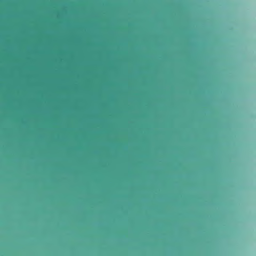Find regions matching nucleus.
<instances>
[{
  "instance_id": "obj_1",
  "label": "nucleus",
  "mask_w": 256,
  "mask_h": 256,
  "mask_svg": "<svg viewBox=\"0 0 256 256\" xmlns=\"http://www.w3.org/2000/svg\"><path fill=\"white\" fill-rule=\"evenodd\" d=\"M131 240H142V239H132Z\"/></svg>"
},
{
  "instance_id": "obj_2",
  "label": "nucleus",
  "mask_w": 256,
  "mask_h": 256,
  "mask_svg": "<svg viewBox=\"0 0 256 256\" xmlns=\"http://www.w3.org/2000/svg\"><path fill=\"white\" fill-rule=\"evenodd\" d=\"M162 240H166V239H163Z\"/></svg>"
},
{
  "instance_id": "obj_3",
  "label": "nucleus",
  "mask_w": 256,
  "mask_h": 256,
  "mask_svg": "<svg viewBox=\"0 0 256 256\" xmlns=\"http://www.w3.org/2000/svg\"><path fill=\"white\" fill-rule=\"evenodd\" d=\"M38 240H40V239H38Z\"/></svg>"
},
{
  "instance_id": "obj_4",
  "label": "nucleus",
  "mask_w": 256,
  "mask_h": 256,
  "mask_svg": "<svg viewBox=\"0 0 256 256\" xmlns=\"http://www.w3.org/2000/svg\"><path fill=\"white\" fill-rule=\"evenodd\" d=\"M58 240H60V239H59Z\"/></svg>"
},
{
  "instance_id": "obj_5",
  "label": "nucleus",
  "mask_w": 256,
  "mask_h": 256,
  "mask_svg": "<svg viewBox=\"0 0 256 256\" xmlns=\"http://www.w3.org/2000/svg\"><path fill=\"white\" fill-rule=\"evenodd\" d=\"M92 240H94V239H92Z\"/></svg>"
}]
</instances>
